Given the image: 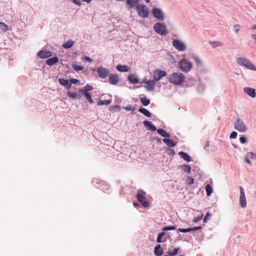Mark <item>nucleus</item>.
I'll list each match as a JSON object with an SVG mask.
<instances>
[{"label": "nucleus", "mask_w": 256, "mask_h": 256, "mask_svg": "<svg viewBox=\"0 0 256 256\" xmlns=\"http://www.w3.org/2000/svg\"><path fill=\"white\" fill-rule=\"evenodd\" d=\"M157 132L158 134H160L164 138H169L170 137V134L166 132L164 129L158 128L157 130Z\"/></svg>", "instance_id": "27"}, {"label": "nucleus", "mask_w": 256, "mask_h": 256, "mask_svg": "<svg viewBox=\"0 0 256 256\" xmlns=\"http://www.w3.org/2000/svg\"><path fill=\"white\" fill-rule=\"evenodd\" d=\"M58 62V58L57 56H54L48 59L46 64L50 66H52Z\"/></svg>", "instance_id": "18"}, {"label": "nucleus", "mask_w": 256, "mask_h": 256, "mask_svg": "<svg viewBox=\"0 0 256 256\" xmlns=\"http://www.w3.org/2000/svg\"><path fill=\"white\" fill-rule=\"evenodd\" d=\"M236 62L241 66H244L248 69L256 71V66L250 60L242 58L239 57L236 59Z\"/></svg>", "instance_id": "2"}, {"label": "nucleus", "mask_w": 256, "mask_h": 256, "mask_svg": "<svg viewBox=\"0 0 256 256\" xmlns=\"http://www.w3.org/2000/svg\"><path fill=\"white\" fill-rule=\"evenodd\" d=\"M143 124L149 130L154 132L156 130V127L150 122L145 120L143 122Z\"/></svg>", "instance_id": "17"}, {"label": "nucleus", "mask_w": 256, "mask_h": 256, "mask_svg": "<svg viewBox=\"0 0 256 256\" xmlns=\"http://www.w3.org/2000/svg\"><path fill=\"white\" fill-rule=\"evenodd\" d=\"M136 9L138 14L140 17L145 18L148 16L149 12L148 8L146 6L143 4H138L136 6Z\"/></svg>", "instance_id": "6"}, {"label": "nucleus", "mask_w": 256, "mask_h": 256, "mask_svg": "<svg viewBox=\"0 0 256 256\" xmlns=\"http://www.w3.org/2000/svg\"><path fill=\"white\" fill-rule=\"evenodd\" d=\"M172 46L176 50L180 52H183L186 49L185 44L182 42L178 40H172Z\"/></svg>", "instance_id": "11"}, {"label": "nucleus", "mask_w": 256, "mask_h": 256, "mask_svg": "<svg viewBox=\"0 0 256 256\" xmlns=\"http://www.w3.org/2000/svg\"><path fill=\"white\" fill-rule=\"evenodd\" d=\"M178 248H174L172 252L168 251V253L170 256H176L178 254Z\"/></svg>", "instance_id": "36"}, {"label": "nucleus", "mask_w": 256, "mask_h": 256, "mask_svg": "<svg viewBox=\"0 0 256 256\" xmlns=\"http://www.w3.org/2000/svg\"><path fill=\"white\" fill-rule=\"evenodd\" d=\"M166 76V73L165 71L160 70V69L156 70L154 72V79L156 81H158L163 77H164Z\"/></svg>", "instance_id": "10"}, {"label": "nucleus", "mask_w": 256, "mask_h": 256, "mask_svg": "<svg viewBox=\"0 0 256 256\" xmlns=\"http://www.w3.org/2000/svg\"><path fill=\"white\" fill-rule=\"evenodd\" d=\"M210 216V214L209 212H207L204 218V223H206L207 222V221L209 219Z\"/></svg>", "instance_id": "43"}, {"label": "nucleus", "mask_w": 256, "mask_h": 256, "mask_svg": "<svg viewBox=\"0 0 256 256\" xmlns=\"http://www.w3.org/2000/svg\"><path fill=\"white\" fill-rule=\"evenodd\" d=\"M68 95L70 98H76L77 97L78 94L76 92H68Z\"/></svg>", "instance_id": "37"}, {"label": "nucleus", "mask_w": 256, "mask_h": 256, "mask_svg": "<svg viewBox=\"0 0 256 256\" xmlns=\"http://www.w3.org/2000/svg\"><path fill=\"white\" fill-rule=\"evenodd\" d=\"M110 102H111L110 100H100L98 102V106L108 105L110 104Z\"/></svg>", "instance_id": "33"}, {"label": "nucleus", "mask_w": 256, "mask_h": 256, "mask_svg": "<svg viewBox=\"0 0 256 256\" xmlns=\"http://www.w3.org/2000/svg\"><path fill=\"white\" fill-rule=\"evenodd\" d=\"M74 44V42L72 40H68L66 43L62 44V46L65 48H70Z\"/></svg>", "instance_id": "28"}, {"label": "nucleus", "mask_w": 256, "mask_h": 256, "mask_svg": "<svg viewBox=\"0 0 256 256\" xmlns=\"http://www.w3.org/2000/svg\"><path fill=\"white\" fill-rule=\"evenodd\" d=\"M74 3L78 6L81 5V2L80 0H71Z\"/></svg>", "instance_id": "48"}, {"label": "nucleus", "mask_w": 256, "mask_h": 256, "mask_svg": "<svg viewBox=\"0 0 256 256\" xmlns=\"http://www.w3.org/2000/svg\"><path fill=\"white\" fill-rule=\"evenodd\" d=\"M253 28H254L256 29V25L254 24V26H253Z\"/></svg>", "instance_id": "63"}, {"label": "nucleus", "mask_w": 256, "mask_h": 256, "mask_svg": "<svg viewBox=\"0 0 256 256\" xmlns=\"http://www.w3.org/2000/svg\"><path fill=\"white\" fill-rule=\"evenodd\" d=\"M206 146H209V143H208V142H207V143L206 144Z\"/></svg>", "instance_id": "64"}, {"label": "nucleus", "mask_w": 256, "mask_h": 256, "mask_svg": "<svg viewBox=\"0 0 256 256\" xmlns=\"http://www.w3.org/2000/svg\"><path fill=\"white\" fill-rule=\"evenodd\" d=\"M58 82L62 86L68 87V88H70L71 86V84H70L69 80H68L59 78Z\"/></svg>", "instance_id": "21"}, {"label": "nucleus", "mask_w": 256, "mask_h": 256, "mask_svg": "<svg viewBox=\"0 0 256 256\" xmlns=\"http://www.w3.org/2000/svg\"><path fill=\"white\" fill-rule=\"evenodd\" d=\"M240 26L239 24H236L234 26V30L236 33L240 30Z\"/></svg>", "instance_id": "49"}, {"label": "nucleus", "mask_w": 256, "mask_h": 256, "mask_svg": "<svg viewBox=\"0 0 256 256\" xmlns=\"http://www.w3.org/2000/svg\"><path fill=\"white\" fill-rule=\"evenodd\" d=\"M234 128L240 132H246L247 130V126L244 124V121L238 118L234 122Z\"/></svg>", "instance_id": "7"}, {"label": "nucleus", "mask_w": 256, "mask_h": 256, "mask_svg": "<svg viewBox=\"0 0 256 256\" xmlns=\"http://www.w3.org/2000/svg\"><path fill=\"white\" fill-rule=\"evenodd\" d=\"M252 38L255 40L256 42V34H252Z\"/></svg>", "instance_id": "56"}, {"label": "nucleus", "mask_w": 256, "mask_h": 256, "mask_svg": "<svg viewBox=\"0 0 256 256\" xmlns=\"http://www.w3.org/2000/svg\"><path fill=\"white\" fill-rule=\"evenodd\" d=\"M240 140L242 144H245L247 142V139L245 136H241L240 138Z\"/></svg>", "instance_id": "44"}, {"label": "nucleus", "mask_w": 256, "mask_h": 256, "mask_svg": "<svg viewBox=\"0 0 256 256\" xmlns=\"http://www.w3.org/2000/svg\"><path fill=\"white\" fill-rule=\"evenodd\" d=\"M176 228L174 226H164L162 228V230L164 231L166 230H176Z\"/></svg>", "instance_id": "39"}, {"label": "nucleus", "mask_w": 256, "mask_h": 256, "mask_svg": "<svg viewBox=\"0 0 256 256\" xmlns=\"http://www.w3.org/2000/svg\"><path fill=\"white\" fill-rule=\"evenodd\" d=\"M178 66L182 72H188L192 69V65L190 61L186 59H183L180 60L179 62Z\"/></svg>", "instance_id": "3"}, {"label": "nucleus", "mask_w": 256, "mask_h": 256, "mask_svg": "<svg viewBox=\"0 0 256 256\" xmlns=\"http://www.w3.org/2000/svg\"><path fill=\"white\" fill-rule=\"evenodd\" d=\"M38 56L41 58H46L50 57L52 53L48 50H41L38 52Z\"/></svg>", "instance_id": "13"}, {"label": "nucleus", "mask_w": 256, "mask_h": 256, "mask_svg": "<svg viewBox=\"0 0 256 256\" xmlns=\"http://www.w3.org/2000/svg\"><path fill=\"white\" fill-rule=\"evenodd\" d=\"M120 81V78L118 74H110L108 78V82L112 85H116Z\"/></svg>", "instance_id": "14"}, {"label": "nucleus", "mask_w": 256, "mask_h": 256, "mask_svg": "<svg viewBox=\"0 0 256 256\" xmlns=\"http://www.w3.org/2000/svg\"><path fill=\"white\" fill-rule=\"evenodd\" d=\"M164 234H165V233L164 232H162L158 234L157 239H156V241L160 243V242H162L161 239H162V237L164 236Z\"/></svg>", "instance_id": "38"}, {"label": "nucleus", "mask_w": 256, "mask_h": 256, "mask_svg": "<svg viewBox=\"0 0 256 256\" xmlns=\"http://www.w3.org/2000/svg\"><path fill=\"white\" fill-rule=\"evenodd\" d=\"M92 90V86L89 84L86 85L84 88V92H88Z\"/></svg>", "instance_id": "40"}, {"label": "nucleus", "mask_w": 256, "mask_h": 256, "mask_svg": "<svg viewBox=\"0 0 256 256\" xmlns=\"http://www.w3.org/2000/svg\"><path fill=\"white\" fill-rule=\"evenodd\" d=\"M140 100L144 106H147L150 104V100L146 97L141 98Z\"/></svg>", "instance_id": "30"}, {"label": "nucleus", "mask_w": 256, "mask_h": 256, "mask_svg": "<svg viewBox=\"0 0 256 256\" xmlns=\"http://www.w3.org/2000/svg\"><path fill=\"white\" fill-rule=\"evenodd\" d=\"M245 161H246V162L248 163L249 164H251V162L248 158H247V157L245 158Z\"/></svg>", "instance_id": "55"}, {"label": "nucleus", "mask_w": 256, "mask_h": 256, "mask_svg": "<svg viewBox=\"0 0 256 256\" xmlns=\"http://www.w3.org/2000/svg\"><path fill=\"white\" fill-rule=\"evenodd\" d=\"M154 28L155 32L162 36H166L168 34L166 26L160 22L156 23L154 26Z\"/></svg>", "instance_id": "4"}, {"label": "nucleus", "mask_w": 256, "mask_h": 256, "mask_svg": "<svg viewBox=\"0 0 256 256\" xmlns=\"http://www.w3.org/2000/svg\"><path fill=\"white\" fill-rule=\"evenodd\" d=\"M0 28L4 31H6L8 30V26L2 22H0Z\"/></svg>", "instance_id": "35"}, {"label": "nucleus", "mask_w": 256, "mask_h": 256, "mask_svg": "<svg viewBox=\"0 0 256 256\" xmlns=\"http://www.w3.org/2000/svg\"><path fill=\"white\" fill-rule=\"evenodd\" d=\"M97 73L100 78H104L108 76L110 70L108 69L101 66L97 68Z\"/></svg>", "instance_id": "8"}, {"label": "nucleus", "mask_w": 256, "mask_h": 256, "mask_svg": "<svg viewBox=\"0 0 256 256\" xmlns=\"http://www.w3.org/2000/svg\"><path fill=\"white\" fill-rule=\"evenodd\" d=\"M188 182L189 184H192L194 183V178H188Z\"/></svg>", "instance_id": "52"}, {"label": "nucleus", "mask_w": 256, "mask_h": 256, "mask_svg": "<svg viewBox=\"0 0 256 256\" xmlns=\"http://www.w3.org/2000/svg\"><path fill=\"white\" fill-rule=\"evenodd\" d=\"M78 82V80L75 78H72L70 80V82L72 84H76L77 82Z\"/></svg>", "instance_id": "53"}, {"label": "nucleus", "mask_w": 256, "mask_h": 256, "mask_svg": "<svg viewBox=\"0 0 256 256\" xmlns=\"http://www.w3.org/2000/svg\"><path fill=\"white\" fill-rule=\"evenodd\" d=\"M154 253L157 256H160L162 254L163 250L160 244H158L155 247Z\"/></svg>", "instance_id": "22"}, {"label": "nucleus", "mask_w": 256, "mask_h": 256, "mask_svg": "<svg viewBox=\"0 0 256 256\" xmlns=\"http://www.w3.org/2000/svg\"><path fill=\"white\" fill-rule=\"evenodd\" d=\"M145 83L146 84L145 88L147 90L150 91L153 90L156 86L155 80H148Z\"/></svg>", "instance_id": "16"}, {"label": "nucleus", "mask_w": 256, "mask_h": 256, "mask_svg": "<svg viewBox=\"0 0 256 256\" xmlns=\"http://www.w3.org/2000/svg\"><path fill=\"white\" fill-rule=\"evenodd\" d=\"M84 2H86L88 3H90L92 0H82Z\"/></svg>", "instance_id": "59"}, {"label": "nucleus", "mask_w": 256, "mask_h": 256, "mask_svg": "<svg viewBox=\"0 0 256 256\" xmlns=\"http://www.w3.org/2000/svg\"><path fill=\"white\" fill-rule=\"evenodd\" d=\"M170 151L172 152V154H174V153H175V152H174V150H172V149H170Z\"/></svg>", "instance_id": "58"}, {"label": "nucleus", "mask_w": 256, "mask_h": 256, "mask_svg": "<svg viewBox=\"0 0 256 256\" xmlns=\"http://www.w3.org/2000/svg\"><path fill=\"white\" fill-rule=\"evenodd\" d=\"M178 155L184 160L186 162H190L191 160L190 156L186 153L180 152H178Z\"/></svg>", "instance_id": "23"}, {"label": "nucleus", "mask_w": 256, "mask_h": 256, "mask_svg": "<svg viewBox=\"0 0 256 256\" xmlns=\"http://www.w3.org/2000/svg\"><path fill=\"white\" fill-rule=\"evenodd\" d=\"M194 59L195 62L197 64H198V65H201L202 64L201 61H200V59L198 58V56H194Z\"/></svg>", "instance_id": "42"}, {"label": "nucleus", "mask_w": 256, "mask_h": 256, "mask_svg": "<svg viewBox=\"0 0 256 256\" xmlns=\"http://www.w3.org/2000/svg\"><path fill=\"white\" fill-rule=\"evenodd\" d=\"M128 80L130 84H136L138 83L139 80L136 78L135 74H130L128 77Z\"/></svg>", "instance_id": "20"}, {"label": "nucleus", "mask_w": 256, "mask_h": 256, "mask_svg": "<svg viewBox=\"0 0 256 256\" xmlns=\"http://www.w3.org/2000/svg\"><path fill=\"white\" fill-rule=\"evenodd\" d=\"M145 192L142 190H140L136 194V198L144 207L147 208L149 206V202L147 200L145 196Z\"/></svg>", "instance_id": "5"}, {"label": "nucleus", "mask_w": 256, "mask_h": 256, "mask_svg": "<svg viewBox=\"0 0 256 256\" xmlns=\"http://www.w3.org/2000/svg\"><path fill=\"white\" fill-rule=\"evenodd\" d=\"M116 68L118 71L120 72H128L130 70V68L126 65L118 64Z\"/></svg>", "instance_id": "19"}, {"label": "nucleus", "mask_w": 256, "mask_h": 256, "mask_svg": "<svg viewBox=\"0 0 256 256\" xmlns=\"http://www.w3.org/2000/svg\"><path fill=\"white\" fill-rule=\"evenodd\" d=\"M248 154H250V155L251 156V157H252V158H254V157H253V156H254V154L253 153H252V152H250Z\"/></svg>", "instance_id": "60"}, {"label": "nucleus", "mask_w": 256, "mask_h": 256, "mask_svg": "<svg viewBox=\"0 0 256 256\" xmlns=\"http://www.w3.org/2000/svg\"><path fill=\"white\" fill-rule=\"evenodd\" d=\"M163 142L165 143L168 146L170 147H174L176 146V144L174 142L173 140L168 138H164L163 139Z\"/></svg>", "instance_id": "24"}, {"label": "nucleus", "mask_w": 256, "mask_h": 256, "mask_svg": "<svg viewBox=\"0 0 256 256\" xmlns=\"http://www.w3.org/2000/svg\"><path fill=\"white\" fill-rule=\"evenodd\" d=\"M124 109L128 111L134 110V108L130 106H127L124 107Z\"/></svg>", "instance_id": "47"}, {"label": "nucleus", "mask_w": 256, "mask_h": 256, "mask_svg": "<svg viewBox=\"0 0 256 256\" xmlns=\"http://www.w3.org/2000/svg\"><path fill=\"white\" fill-rule=\"evenodd\" d=\"M237 132H232L230 134V138H236L237 136Z\"/></svg>", "instance_id": "45"}, {"label": "nucleus", "mask_w": 256, "mask_h": 256, "mask_svg": "<svg viewBox=\"0 0 256 256\" xmlns=\"http://www.w3.org/2000/svg\"><path fill=\"white\" fill-rule=\"evenodd\" d=\"M138 111L147 117L150 118L152 116V114L148 110L144 108H141L138 109Z\"/></svg>", "instance_id": "26"}, {"label": "nucleus", "mask_w": 256, "mask_h": 256, "mask_svg": "<svg viewBox=\"0 0 256 256\" xmlns=\"http://www.w3.org/2000/svg\"><path fill=\"white\" fill-rule=\"evenodd\" d=\"M82 92H83L86 98V99L88 100V102H90V104H93L94 102V100H92V96H91V95L89 93V92H84V90H82Z\"/></svg>", "instance_id": "32"}, {"label": "nucleus", "mask_w": 256, "mask_h": 256, "mask_svg": "<svg viewBox=\"0 0 256 256\" xmlns=\"http://www.w3.org/2000/svg\"><path fill=\"white\" fill-rule=\"evenodd\" d=\"M84 60L89 62H92V60L88 56H85L84 58Z\"/></svg>", "instance_id": "50"}, {"label": "nucleus", "mask_w": 256, "mask_h": 256, "mask_svg": "<svg viewBox=\"0 0 256 256\" xmlns=\"http://www.w3.org/2000/svg\"><path fill=\"white\" fill-rule=\"evenodd\" d=\"M203 218V214H202L201 215L195 218L193 220V222H198L201 220Z\"/></svg>", "instance_id": "41"}, {"label": "nucleus", "mask_w": 256, "mask_h": 256, "mask_svg": "<svg viewBox=\"0 0 256 256\" xmlns=\"http://www.w3.org/2000/svg\"><path fill=\"white\" fill-rule=\"evenodd\" d=\"M133 204H134V206H138L139 205V204H138V203H135V202H134V203Z\"/></svg>", "instance_id": "61"}, {"label": "nucleus", "mask_w": 256, "mask_h": 256, "mask_svg": "<svg viewBox=\"0 0 256 256\" xmlns=\"http://www.w3.org/2000/svg\"><path fill=\"white\" fill-rule=\"evenodd\" d=\"M210 44L214 47L216 48L217 46H221L222 45V44L220 42L212 41L210 42Z\"/></svg>", "instance_id": "34"}, {"label": "nucleus", "mask_w": 256, "mask_h": 256, "mask_svg": "<svg viewBox=\"0 0 256 256\" xmlns=\"http://www.w3.org/2000/svg\"><path fill=\"white\" fill-rule=\"evenodd\" d=\"M184 80V76L180 72H174L170 74L168 77L169 82L174 85L182 84Z\"/></svg>", "instance_id": "1"}, {"label": "nucleus", "mask_w": 256, "mask_h": 256, "mask_svg": "<svg viewBox=\"0 0 256 256\" xmlns=\"http://www.w3.org/2000/svg\"><path fill=\"white\" fill-rule=\"evenodd\" d=\"M192 228V231H195V230H201L202 228V227L201 226H199L194 227V228Z\"/></svg>", "instance_id": "51"}, {"label": "nucleus", "mask_w": 256, "mask_h": 256, "mask_svg": "<svg viewBox=\"0 0 256 256\" xmlns=\"http://www.w3.org/2000/svg\"><path fill=\"white\" fill-rule=\"evenodd\" d=\"M178 231L182 232H186V228H180L178 230Z\"/></svg>", "instance_id": "54"}, {"label": "nucleus", "mask_w": 256, "mask_h": 256, "mask_svg": "<svg viewBox=\"0 0 256 256\" xmlns=\"http://www.w3.org/2000/svg\"><path fill=\"white\" fill-rule=\"evenodd\" d=\"M212 188L210 186V184H208L206 186V192L207 196H209L211 195L212 192Z\"/></svg>", "instance_id": "31"}, {"label": "nucleus", "mask_w": 256, "mask_h": 256, "mask_svg": "<svg viewBox=\"0 0 256 256\" xmlns=\"http://www.w3.org/2000/svg\"><path fill=\"white\" fill-rule=\"evenodd\" d=\"M240 202L242 208H245L246 206V200L245 196L244 191L242 186L240 187Z\"/></svg>", "instance_id": "12"}, {"label": "nucleus", "mask_w": 256, "mask_h": 256, "mask_svg": "<svg viewBox=\"0 0 256 256\" xmlns=\"http://www.w3.org/2000/svg\"><path fill=\"white\" fill-rule=\"evenodd\" d=\"M244 92L250 97L254 98L256 96V90L254 88H245L244 89Z\"/></svg>", "instance_id": "15"}, {"label": "nucleus", "mask_w": 256, "mask_h": 256, "mask_svg": "<svg viewBox=\"0 0 256 256\" xmlns=\"http://www.w3.org/2000/svg\"><path fill=\"white\" fill-rule=\"evenodd\" d=\"M192 232V228H186V232Z\"/></svg>", "instance_id": "57"}, {"label": "nucleus", "mask_w": 256, "mask_h": 256, "mask_svg": "<svg viewBox=\"0 0 256 256\" xmlns=\"http://www.w3.org/2000/svg\"><path fill=\"white\" fill-rule=\"evenodd\" d=\"M184 168H185L184 169V171L187 172L188 173L190 172L191 167L190 166H185Z\"/></svg>", "instance_id": "46"}, {"label": "nucleus", "mask_w": 256, "mask_h": 256, "mask_svg": "<svg viewBox=\"0 0 256 256\" xmlns=\"http://www.w3.org/2000/svg\"><path fill=\"white\" fill-rule=\"evenodd\" d=\"M150 0H145V2H146V3H148L150 2Z\"/></svg>", "instance_id": "62"}, {"label": "nucleus", "mask_w": 256, "mask_h": 256, "mask_svg": "<svg viewBox=\"0 0 256 256\" xmlns=\"http://www.w3.org/2000/svg\"><path fill=\"white\" fill-rule=\"evenodd\" d=\"M72 68L76 71L82 70L84 69V67L82 66L77 64H72Z\"/></svg>", "instance_id": "29"}, {"label": "nucleus", "mask_w": 256, "mask_h": 256, "mask_svg": "<svg viewBox=\"0 0 256 256\" xmlns=\"http://www.w3.org/2000/svg\"><path fill=\"white\" fill-rule=\"evenodd\" d=\"M154 16L160 20H163L164 18V14L162 11L158 8H154L152 11Z\"/></svg>", "instance_id": "9"}, {"label": "nucleus", "mask_w": 256, "mask_h": 256, "mask_svg": "<svg viewBox=\"0 0 256 256\" xmlns=\"http://www.w3.org/2000/svg\"><path fill=\"white\" fill-rule=\"evenodd\" d=\"M126 3L130 8H134L138 3V0H126Z\"/></svg>", "instance_id": "25"}]
</instances>
